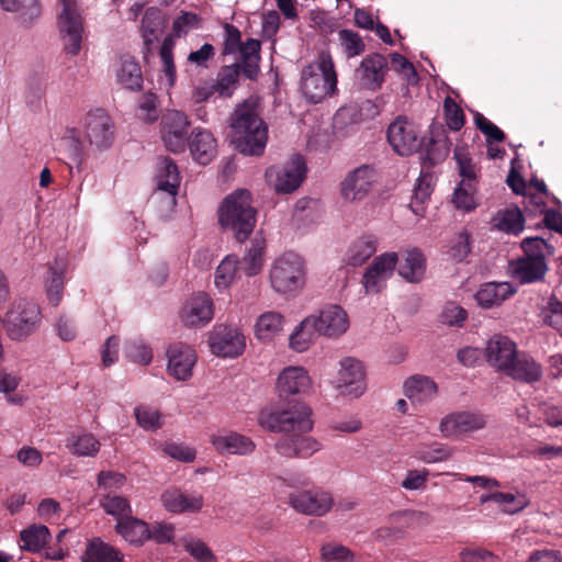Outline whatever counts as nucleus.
I'll return each mask as SVG.
<instances>
[{"label":"nucleus","instance_id":"nucleus-12","mask_svg":"<svg viewBox=\"0 0 562 562\" xmlns=\"http://www.w3.org/2000/svg\"><path fill=\"white\" fill-rule=\"evenodd\" d=\"M397 262L398 256L396 252H384L376 256L362 277L366 293H380L385 288L386 281L393 276Z\"/></svg>","mask_w":562,"mask_h":562},{"label":"nucleus","instance_id":"nucleus-5","mask_svg":"<svg viewBox=\"0 0 562 562\" xmlns=\"http://www.w3.org/2000/svg\"><path fill=\"white\" fill-rule=\"evenodd\" d=\"M7 335L12 340H23L36 330L41 322V311L36 303L18 300L4 317Z\"/></svg>","mask_w":562,"mask_h":562},{"label":"nucleus","instance_id":"nucleus-45","mask_svg":"<svg viewBox=\"0 0 562 562\" xmlns=\"http://www.w3.org/2000/svg\"><path fill=\"white\" fill-rule=\"evenodd\" d=\"M265 238L256 235L251 240V247L241 260V269L249 277L258 274L262 269V255L265 249Z\"/></svg>","mask_w":562,"mask_h":562},{"label":"nucleus","instance_id":"nucleus-52","mask_svg":"<svg viewBox=\"0 0 562 562\" xmlns=\"http://www.w3.org/2000/svg\"><path fill=\"white\" fill-rule=\"evenodd\" d=\"M237 257L228 255L217 266L214 283L218 290H226L234 282L237 272Z\"/></svg>","mask_w":562,"mask_h":562},{"label":"nucleus","instance_id":"nucleus-58","mask_svg":"<svg viewBox=\"0 0 562 562\" xmlns=\"http://www.w3.org/2000/svg\"><path fill=\"white\" fill-rule=\"evenodd\" d=\"M452 202L459 210H463L465 212L474 210L476 202L474 199L473 182L470 183L469 181H461L454 190Z\"/></svg>","mask_w":562,"mask_h":562},{"label":"nucleus","instance_id":"nucleus-20","mask_svg":"<svg viewBox=\"0 0 562 562\" xmlns=\"http://www.w3.org/2000/svg\"><path fill=\"white\" fill-rule=\"evenodd\" d=\"M486 419L481 414L471 412H456L445 416L439 424V429L446 438H457L463 434L482 429Z\"/></svg>","mask_w":562,"mask_h":562},{"label":"nucleus","instance_id":"nucleus-19","mask_svg":"<svg viewBox=\"0 0 562 562\" xmlns=\"http://www.w3.org/2000/svg\"><path fill=\"white\" fill-rule=\"evenodd\" d=\"M518 353L516 344L504 335L492 336L486 344L484 356L496 371L506 373Z\"/></svg>","mask_w":562,"mask_h":562},{"label":"nucleus","instance_id":"nucleus-62","mask_svg":"<svg viewBox=\"0 0 562 562\" xmlns=\"http://www.w3.org/2000/svg\"><path fill=\"white\" fill-rule=\"evenodd\" d=\"M521 248L525 252L522 257L538 258L546 260L551 254V247L540 237H528L521 241Z\"/></svg>","mask_w":562,"mask_h":562},{"label":"nucleus","instance_id":"nucleus-28","mask_svg":"<svg viewBox=\"0 0 562 562\" xmlns=\"http://www.w3.org/2000/svg\"><path fill=\"white\" fill-rule=\"evenodd\" d=\"M312 409L305 404H296L283 411L282 432L307 434L313 429Z\"/></svg>","mask_w":562,"mask_h":562},{"label":"nucleus","instance_id":"nucleus-39","mask_svg":"<svg viewBox=\"0 0 562 562\" xmlns=\"http://www.w3.org/2000/svg\"><path fill=\"white\" fill-rule=\"evenodd\" d=\"M142 37L144 42V55L153 49L154 44L162 32L161 13L156 8H148L142 19Z\"/></svg>","mask_w":562,"mask_h":562},{"label":"nucleus","instance_id":"nucleus-47","mask_svg":"<svg viewBox=\"0 0 562 562\" xmlns=\"http://www.w3.org/2000/svg\"><path fill=\"white\" fill-rule=\"evenodd\" d=\"M495 226L504 233L518 235L524 229L525 218L519 209H507L497 214Z\"/></svg>","mask_w":562,"mask_h":562},{"label":"nucleus","instance_id":"nucleus-33","mask_svg":"<svg viewBox=\"0 0 562 562\" xmlns=\"http://www.w3.org/2000/svg\"><path fill=\"white\" fill-rule=\"evenodd\" d=\"M189 147L193 158L201 165L209 164L216 155V140L206 130L195 128Z\"/></svg>","mask_w":562,"mask_h":562},{"label":"nucleus","instance_id":"nucleus-38","mask_svg":"<svg viewBox=\"0 0 562 562\" xmlns=\"http://www.w3.org/2000/svg\"><path fill=\"white\" fill-rule=\"evenodd\" d=\"M318 334L314 315L305 317L292 331L289 337V347L295 352L306 351Z\"/></svg>","mask_w":562,"mask_h":562},{"label":"nucleus","instance_id":"nucleus-36","mask_svg":"<svg viewBox=\"0 0 562 562\" xmlns=\"http://www.w3.org/2000/svg\"><path fill=\"white\" fill-rule=\"evenodd\" d=\"M115 531L128 543L142 546L149 540V526L143 519L131 515L115 525Z\"/></svg>","mask_w":562,"mask_h":562},{"label":"nucleus","instance_id":"nucleus-16","mask_svg":"<svg viewBox=\"0 0 562 562\" xmlns=\"http://www.w3.org/2000/svg\"><path fill=\"white\" fill-rule=\"evenodd\" d=\"M179 317L187 327H201L214 317V303L206 293L191 295L182 305Z\"/></svg>","mask_w":562,"mask_h":562},{"label":"nucleus","instance_id":"nucleus-56","mask_svg":"<svg viewBox=\"0 0 562 562\" xmlns=\"http://www.w3.org/2000/svg\"><path fill=\"white\" fill-rule=\"evenodd\" d=\"M431 176L423 175L416 183L414 196L411 202V209L416 215H423V204L430 198L432 192Z\"/></svg>","mask_w":562,"mask_h":562},{"label":"nucleus","instance_id":"nucleus-63","mask_svg":"<svg viewBox=\"0 0 562 562\" xmlns=\"http://www.w3.org/2000/svg\"><path fill=\"white\" fill-rule=\"evenodd\" d=\"M215 57V48L212 44L205 43L199 49L192 50L188 57L187 63L195 68H209L210 63Z\"/></svg>","mask_w":562,"mask_h":562},{"label":"nucleus","instance_id":"nucleus-23","mask_svg":"<svg viewBox=\"0 0 562 562\" xmlns=\"http://www.w3.org/2000/svg\"><path fill=\"white\" fill-rule=\"evenodd\" d=\"M169 375L178 381H187L192 376V370L196 362L195 351L187 345H171L167 350Z\"/></svg>","mask_w":562,"mask_h":562},{"label":"nucleus","instance_id":"nucleus-8","mask_svg":"<svg viewBox=\"0 0 562 562\" xmlns=\"http://www.w3.org/2000/svg\"><path fill=\"white\" fill-rule=\"evenodd\" d=\"M305 177V165L301 156H294L283 166H272L266 170V180L277 193H291Z\"/></svg>","mask_w":562,"mask_h":562},{"label":"nucleus","instance_id":"nucleus-11","mask_svg":"<svg viewBox=\"0 0 562 562\" xmlns=\"http://www.w3.org/2000/svg\"><path fill=\"white\" fill-rule=\"evenodd\" d=\"M336 387L341 394L361 396L367 390L363 363L353 357L342 358L339 361Z\"/></svg>","mask_w":562,"mask_h":562},{"label":"nucleus","instance_id":"nucleus-24","mask_svg":"<svg viewBox=\"0 0 562 562\" xmlns=\"http://www.w3.org/2000/svg\"><path fill=\"white\" fill-rule=\"evenodd\" d=\"M211 443L214 449L224 454H236L247 457L256 450V443L249 437L235 432L226 431L211 437Z\"/></svg>","mask_w":562,"mask_h":562},{"label":"nucleus","instance_id":"nucleus-1","mask_svg":"<svg viewBox=\"0 0 562 562\" xmlns=\"http://www.w3.org/2000/svg\"><path fill=\"white\" fill-rule=\"evenodd\" d=\"M231 126L240 153L260 155L263 151L268 140V128L260 117L256 100L249 99L235 110Z\"/></svg>","mask_w":562,"mask_h":562},{"label":"nucleus","instance_id":"nucleus-2","mask_svg":"<svg viewBox=\"0 0 562 562\" xmlns=\"http://www.w3.org/2000/svg\"><path fill=\"white\" fill-rule=\"evenodd\" d=\"M300 90L310 103H319L337 91V74L331 56L321 52L301 72Z\"/></svg>","mask_w":562,"mask_h":562},{"label":"nucleus","instance_id":"nucleus-60","mask_svg":"<svg viewBox=\"0 0 562 562\" xmlns=\"http://www.w3.org/2000/svg\"><path fill=\"white\" fill-rule=\"evenodd\" d=\"M125 356L133 362L147 366L153 360L151 349L142 340H131L125 345Z\"/></svg>","mask_w":562,"mask_h":562},{"label":"nucleus","instance_id":"nucleus-41","mask_svg":"<svg viewBox=\"0 0 562 562\" xmlns=\"http://www.w3.org/2000/svg\"><path fill=\"white\" fill-rule=\"evenodd\" d=\"M244 75L249 78H256L259 71L260 61V42L258 40L248 38L238 48Z\"/></svg>","mask_w":562,"mask_h":562},{"label":"nucleus","instance_id":"nucleus-9","mask_svg":"<svg viewBox=\"0 0 562 562\" xmlns=\"http://www.w3.org/2000/svg\"><path fill=\"white\" fill-rule=\"evenodd\" d=\"M376 179L378 172L374 167L359 166L348 172L340 182V195L349 203L361 202L370 194Z\"/></svg>","mask_w":562,"mask_h":562},{"label":"nucleus","instance_id":"nucleus-29","mask_svg":"<svg viewBox=\"0 0 562 562\" xmlns=\"http://www.w3.org/2000/svg\"><path fill=\"white\" fill-rule=\"evenodd\" d=\"M509 267L514 278L524 284L541 280L548 270L546 260L528 257L512 261Z\"/></svg>","mask_w":562,"mask_h":562},{"label":"nucleus","instance_id":"nucleus-50","mask_svg":"<svg viewBox=\"0 0 562 562\" xmlns=\"http://www.w3.org/2000/svg\"><path fill=\"white\" fill-rule=\"evenodd\" d=\"M50 278L47 282V296L53 305H58L61 301L64 286V273L66 270L65 260H56L55 265L49 268Z\"/></svg>","mask_w":562,"mask_h":562},{"label":"nucleus","instance_id":"nucleus-13","mask_svg":"<svg viewBox=\"0 0 562 562\" xmlns=\"http://www.w3.org/2000/svg\"><path fill=\"white\" fill-rule=\"evenodd\" d=\"M289 505L300 514L321 517L331 509L334 499L330 493L313 488L291 493Z\"/></svg>","mask_w":562,"mask_h":562},{"label":"nucleus","instance_id":"nucleus-64","mask_svg":"<svg viewBox=\"0 0 562 562\" xmlns=\"http://www.w3.org/2000/svg\"><path fill=\"white\" fill-rule=\"evenodd\" d=\"M447 125L452 131H459L464 125V114L460 106L447 97L443 102Z\"/></svg>","mask_w":562,"mask_h":562},{"label":"nucleus","instance_id":"nucleus-6","mask_svg":"<svg viewBox=\"0 0 562 562\" xmlns=\"http://www.w3.org/2000/svg\"><path fill=\"white\" fill-rule=\"evenodd\" d=\"M58 29L67 54L76 56L81 49L83 19L77 0H60Z\"/></svg>","mask_w":562,"mask_h":562},{"label":"nucleus","instance_id":"nucleus-3","mask_svg":"<svg viewBox=\"0 0 562 562\" xmlns=\"http://www.w3.org/2000/svg\"><path fill=\"white\" fill-rule=\"evenodd\" d=\"M218 221L223 228L234 233L238 241L246 240L256 225L250 192L239 189L227 195L220 205Z\"/></svg>","mask_w":562,"mask_h":562},{"label":"nucleus","instance_id":"nucleus-10","mask_svg":"<svg viewBox=\"0 0 562 562\" xmlns=\"http://www.w3.org/2000/svg\"><path fill=\"white\" fill-rule=\"evenodd\" d=\"M161 139L166 148L172 153H182L188 140L190 122L188 116L178 110H168L161 119Z\"/></svg>","mask_w":562,"mask_h":562},{"label":"nucleus","instance_id":"nucleus-40","mask_svg":"<svg viewBox=\"0 0 562 562\" xmlns=\"http://www.w3.org/2000/svg\"><path fill=\"white\" fill-rule=\"evenodd\" d=\"M66 447L76 457L94 458L101 448L98 438L91 432L71 434L66 441Z\"/></svg>","mask_w":562,"mask_h":562},{"label":"nucleus","instance_id":"nucleus-7","mask_svg":"<svg viewBox=\"0 0 562 562\" xmlns=\"http://www.w3.org/2000/svg\"><path fill=\"white\" fill-rule=\"evenodd\" d=\"M386 138L392 149L400 156H409L423 145L419 128L404 116L396 117L389 125Z\"/></svg>","mask_w":562,"mask_h":562},{"label":"nucleus","instance_id":"nucleus-43","mask_svg":"<svg viewBox=\"0 0 562 562\" xmlns=\"http://www.w3.org/2000/svg\"><path fill=\"white\" fill-rule=\"evenodd\" d=\"M50 532L44 525H31L20 532L21 549L30 552H40L48 542Z\"/></svg>","mask_w":562,"mask_h":562},{"label":"nucleus","instance_id":"nucleus-42","mask_svg":"<svg viewBox=\"0 0 562 562\" xmlns=\"http://www.w3.org/2000/svg\"><path fill=\"white\" fill-rule=\"evenodd\" d=\"M488 501L496 503L502 512L509 515L517 514L529 505V499L521 493L496 492L481 497V502Z\"/></svg>","mask_w":562,"mask_h":562},{"label":"nucleus","instance_id":"nucleus-35","mask_svg":"<svg viewBox=\"0 0 562 562\" xmlns=\"http://www.w3.org/2000/svg\"><path fill=\"white\" fill-rule=\"evenodd\" d=\"M378 249V238L374 235H362L353 240L345 256V262L351 267L362 266Z\"/></svg>","mask_w":562,"mask_h":562},{"label":"nucleus","instance_id":"nucleus-53","mask_svg":"<svg viewBox=\"0 0 562 562\" xmlns=\"http://www.w3.org/2000/svg\"><path fill=\"white\" fill-rule=\"evenodd\" d=\"M134 416L137 425L147 431H156L164 425V417L161 413L149 406H136L134 409Z\"/></svg>","mask_w":562,"mask_h":562},{"label":"nucleus","instance_id":"nucleus-57","mask_svg":"<svg viewBox=\"0 0 562 562\" xmlns=\"http://www.w3.org/2000/svg\"><path fill=\"white\" fill-rule=\"evenodd\" d=\"M338 38L347 58L359 56L366 49L362 38L350 30H340L338 32Z\"/></svg>","mask_w":562,"mask_h":562},{"label":"nucleus","instance_id":"nucleus-61","mask_svg":"<svg viewBox=\"0 0 562 562\" xmlns=\"http://www.w3.org/2000/svg\"><path fill=\"white\" fill-rule=\"evenodd\" d=\"M183 547L198 562H215L216 558L211 549L200 539L186 538Z\"/></svg>","mask_w":562,"mask_h":562},{"label":"nucleus","instance_id":"nucleus-34","mask_svg":"<svg viewBox=\"0 0 562 562\" xmlns=\"http://www.w3.org/2000/svg\"><path fill=\"white\" fill-rule=\"evenodd\" d=\"M116 80L125 89L139 90L143 85L142 69L137 60L130 56L123 55L116 64Z\"/></svg>","mask_w":562,"mask_h":562},{"label":"nucleus","instance_id":"nucleus-18","mask_svg":"<svg viewBox=\"0 0 562 562\" xmlns=\"http://www.w3.org/2000/svg\"><path fill=\"white\" fill-rule=\"evenodd\" d=\"M387 61L381 54H370L364 57L355 71V79L362 88L371 91L379 90L385 79Z\"/></svg>","mask_w":562,"mask_h":562},{"label":"nucleus","instance_id":"nucleus-26","mask_svg":"<svg viewBox=\"0 0 562 562\" xmlns=\"http://www.w3.org/2000/svg\"><path fill=\"white\" fill-rule=\"evenodd\" d=\"M276 451L286 458H308L321 449V443L313 437L299 434L276 442Z\"/></svg>","mask_w":562,"mask_h":562},{"label":"nucleus","instance_id":"nucleus-21","mask_svg":"<svg viewBox=\"0 0 562 562\" xmlns=\"http://www.w3.org/2000/svg\"><path fill=\"white\" fill-rule=\"evenodd\" d=\"M155 180L157 191L154 195L158 199L161 193L167 194V203L171 206L176 204V195L180 186V173L177 165L168 157H161L156 164Z\"/></svg>","mask_w":562,"mask_h":562},{"label":"nucleus","instance_id":"nucleus-48","mask_svg":"<svg viewBox=\"0 0 562 562\" xmlns=\"http://www.w3.org/2000/svg\"><path fill=\"white\" fill-rule=\"evenodd\" d=\"M453 450L443 443H432L431 446H418L414 450V458L425 463H438L449 460Z\"/></svg>","mask_w":562,"mask_h":562},{"label":"nucleus","instance_id":"nucleus-44","mask_svg":"<svg viewBox=\"0 0 562 562\" xmlns=\"http://www.w3.org/2000/svg\"><path fill=\"white\" fill-rule=\"evenodd\" d=\"M83 562H122V554L100 539H93L87 546Z\"/></svg>","mask_w":562,"mask_h":562},{"label":"nucleus","instance_id":"nucleus-27","mask_svg":"<svg viewBox=\"0 0 562 562\" xmlns=\"http://www.w3.org/2000/svg\"><path fill=\"white\" fill-rule=\"evenodd\" d=\"M284 326L285 317L282 313L266 311L256 319L255 337L263 344H270L282 334Z\"/></svg>","mask_w":562,"mask_h":562},{"label":"nucleus","instance_id":"nucleus-17","mask_svg":"<svg viewBox=\"0 0 562 562\" xmlns=\"http://www.w3.org/2000/svg\"><path fill=\"white\" fill-rule=\"evenodd\" d=\"M276 387L280 397L307 395L313 390V381L305 368L290 366L279 373Z\"/></svg>","mask_w":562,"mask_h":562},{"label":"nucleus","instance_id":"nucleus-31","mask_svg":"<svg viewBox=\"0 0 562 562\" xmlns=\"http://www.w3.org/2000/svg\"><path fill=\"white\" fill-rule=\"evenodd\" d=\"M515 292V288L508 282H487L475 293V300L481 307L492 308L501 305Z\"/></svg>","mask_w":562,"mask_h":562},{"label":"nucleus","instance_id":"nucleus-59","mask_svg":"<svg viewBox=\"0 0 562 562\" xmlns=\"http://www.w3.org/2000/svg\"><path fill=\"white\" fill-rule=\"evenodd\" d=\"M321 559L323 562H353L355 554L345 546L328 542L321 548Z\"/></svg>","mask_w":562,"mask_h":562},{"label":"nucleus","instance_id":"nucleus-37","mask_svg":"<svg viewBox=\"0 0 562 562\" xmlns=\"http://www.w3.org/2000/svg\"><path fill=\"white\" fill-rule=\"evenodd\" d=\"M437 384L427 376H412L404 383V393L413 402L424 404L437 396Z\"/></svg>","mask_w":562,"mask_h":562},{"label":"nucleus","instance_id":"nucleus-22","mask_svg":"<svg viewBox=\"0 0 562 562\" xmlns=\"http://www.w3.org/2000/svg\"><path fill=\"white\" fill-rule=\"evenodd\" d=\"M316 329L319 335L336 338L345 334L349 328V317L339 305H327L314 315Z\"/></svg>","mask_w":562,"mask_h":562},{"label":"nucleus","instance_id":"nucleus-30","mask_svg":"<svg viewBox=\"0 0 562 562\" xmlns=\"http://www.w3.org/2000/svg\"><path fill=\"white\" fill-rule=\"evenodd\" d=\"M397 265V272L405 281L418 283L424 279L426 273V258L420 250L416 248L406 250Z\"/></svg>","mask_w":562,"mask_h":562},{"label":"nucleus","instance_id":"nucleus-25","mask_svg":"<svg viewBox=\"0 0 562 562\" xmlns=\"http://www.w3.org/2000/svg\"><path fill=\"white\" fill-rule=\"evenodd\" d=\"M161 503L166 510L173 514L196 513L203 507V497L196 493L169 488L161 494Z\"/></svg>","mask_w":562,"mask_h":562},{"label":"nucleus","instance_id":"nucleus-49","mask_svg":"<svg viewBox=\"0 0 562 562\" xmlns=\"http://www.w3.org/2000/svg\"><path fill=\"white\" fill-rule=\"evenodd\" d=\"M175 41L172 36H166L162 41L159 57L161 60V71L166 77L168 87H172L177 80V70L173 60Z\"/></svg>","mask_w":562,"mask_h":562},{"label":"nucleus","instance_id":"nucleus-4","mask_svg":"<svg viewBox=\"0 0 562 562\" xmlns=\"http://www.w3.org/2000/svg\"><path fill=\"white\" fill-rule=\"evenodd\" d=\"M272 290L285 296L296 295L305 285L306 268L303 258L288 251L273 260L269 270Z\"/></svg>","mask_w":562,"mask_h":562},{"label":"nucleus","instance_id":"nucleus-55","mask_svg":"<svg viewBox=\"0 0 562 562\" xmlns=\"http://www.w3.org/2000/svg\"><path fill=\"white\" fill-rule=\"evenodd\" d=\"M540 317L546 325L554 328L562 336V302L560 300L551 296L541 308Z\"/></svg>","mask_w":562,"mask_h":562},{"label":"nucleus","instance_id":"nucleus-32","mask_svg":"<svg viewBox=\"0 0 562 562\" xmlns=\"http://www.w3.org/2000/svg\"><path fill=\"white\" fill-rule=\"evenodd\" d=\"M505 374L520 382L533 383L541 379L542 369L531 357L518 352Z\"/></svg>","mask_w":562,"mask_h":562},{"label":"nucleus","instance_id":"nucleus-54","mask_svg":"<svg viewBox=\"0 0 562 562\" xmlns=\"http://www.w3.org/2000/svg\"><path fill=\"white\" fill-rule=\"evenodd\" d=\"M239 77V65L225 66L217 75V81L214 83L215 91L223 97H231L236 88Z\"/></svg>","mask_w":562,"mask_h":562},{"label":"nucleus","instance_id":"nucleus-15","mask_svg":"<svg viewBox=\"0 0 562 562\" xmlns=\"http://www.w3.org/2000/svg\"><path fill=\"white\" fill-rule=\"evenodd\" d=\"M85 136L97 149L110 147L114 139V124L102 109L90 111L85 117Z\"/></svg>","mask_w":562,"mask_h":562},{"label":"nucleus","instance_id":"nucleus-51","mask_svg":"<svg viewBox=\"0 0 562 562\" xmlns=\"http://www.w3.org/2000/svg\"><path fill=\"white\" fill-rule=\"evenodd\" d=\"M3 10L16 12L24 22H32L41 13L37 0H0Z\"/></svg>","mask_w":562,"mask_h":562},{"label":"nucleus","instance_id":"nucleus-14","mask_svg":"<svg viewBox=\"0 0 562 562\" xmlns=\"http://www.w3.org/2000/svg\"><path fill=\"white\" fill-rule=\"evenodd\" d=\"M210 348L217 357L235 358L244 352L246 339L238 328L218 325L210 334Z\"/></svg>","mask_w":562,"mask_h":562},{"label":"nucleus","instance_id":"nucleus-46","mask_svg":"<svg viewBox=\"0 0 562 562\" xmlns=\"http://www.w3.org/2000/svg\"><path fill=\"white\" fill-rule=\"evenodd\" d=\"M100 506L108 515L114 517L116 522L126 519L133 513L131 503L126 497L111 493L100 498Z\"/></svg>","mask_w":562,"mask_h":562}]
</instances>
